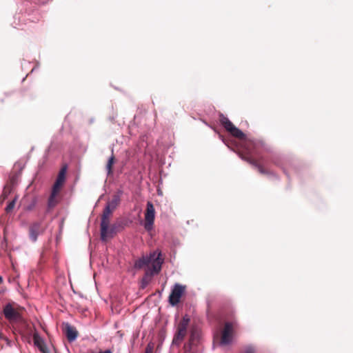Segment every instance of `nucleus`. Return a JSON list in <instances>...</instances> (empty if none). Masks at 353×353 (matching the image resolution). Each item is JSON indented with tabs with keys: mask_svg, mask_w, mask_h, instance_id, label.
Masks as SVG:
<instances>
[{
	"mask_svg": "<svg viewBox=\"0 0 353 353\" xmlns=\"http://www.w3.org/2000/svg\"><path fill=\"white\" fill-rule=\"evenodd\" d=\"M113 212L114 210L107 206H105L103 212L101 221V239L103 241H105L108 238L110 223L109 218Z\"/></svg>",
	"mask_w": 353,
	"mask_h": 353,
	"instance_id": "nucleus-7",
	"label": "nucleus"
},
{
	"mask_svg": "<svg viewBox=\"0 0 353 353\" xmlns=\"http://www.w3.org/2000/svg\"><path fill=\"white\" fill-rule=\"evenodd\" d=\"M239 327V325L236 320L225 322L221 332L220 339L221 345H229L232 342V337Z\"/></svg>",
	"mask_w": 353,
	"mask_h": 353,
	"instance_id": "nucleus-4",
	"label": "nucleus"
},
{
	"mask_svg": "<svg viewBox=\"0 0 353 353\" xmlns=\"http://www.w3.org/2000/svg\"><path fill=\"white\" fill-rule=\"evenodd\" d=\"M39 229L40 223H34L30 228V238L33 242H35L37 239Z\"/></svg>",
	"mask_w": 353,
	"mask_h": 353,
	"instance_id": "nucleus-15",
	"label": "nucleus"
},
{
	"mask_svg": "<svg viewBox=\"0 0 353 353\" xmlns=\"http://www.w3.org/2000/svg\"><path fill=\"white\" fill-rule=\"evenodd\" d=\"M32 341L34 345L37 347L41 352L44 353V341L38 333H33Z\"/></svg>",
	"mask_w": 353,
	"mask_h": 353,
	"instance_id": "nucleus-14",
	"label": "nucleus"
},
{
	"mask_svg": "<svg viewBox=\"0 0 353 353\" xmlns=\"http://www.w3.org/2000/svg\"><path fill=\"white\" fill-rule=\"evenodd\" d=\"M3 338L2 334L0 332V339Z\"/></svg>",
	"mask_w": 353,
	"mask_h": 353,
	"instance_id": "nucleus-22",
	"label": "nucleus"
},
{
	"mask_svg": "<svg viewBox=\"0 0 353 353\" xmlns=\"http://www.w3.org/2000/svg\"><path fill=\"white\" fill-rule=\"evenodd\" d=\"M155 219V209L152 202L148 201L145 212L144 228L147 231H151L153 228Z\"/></svg>",
	"mask_w": 353,
	"mask_h": 353,
	"instance_id": "nucleus-8",
	"label": "nucleus"
},
{
	"mask_svg": "<svg viewBox=\"0 0 353 353\" xmlns=\"http://www.w3.org/2000/svg\"><path fill=\"white\" fill-rule=\"evenodd\" d=\"M67 165H63L59 172L57 177L52 187L51 192L48 199V207L52 208L61 201V191L66 179Z\"/></svg>",
	"mask_w": 353,
	"mask_h": 353,
	"instance_id": "nucleus-2",
	"label": "nucleus"
},
{
	"mask_svg": "<svg viewBox=\"0 0 353 353\" xmlns=\"http://www.w3.org/2000/svg\"><path fill=\"white\" fill-rule=\"evenodd\" d=\"M121 195V191L114 194L112 196V199L107 203L106 206L108 207L109 208L112 209V210H114L120 204Z\"/></svg>",
	"mask_w": 353,
	"mask_h": 353,
	"instance_id": "nucleus-13",
	"label": "nucleus"
},
{
	"mask_svg": "<svg viewBox=\"0 0 353 353\" xmlns=\"http://www.w3.org/2000/svg\"><path fill=\"white\" fill-rule=\"evenodd\" d=\"M114 163H115V157H114V154L112 152V155L109 158V159L108 161V163H107V165H106V170H107L108 175H111L112 174V172H112V167H113V165H114Z\"/></svg>",
	"mask_w": 353,
	"mask_h": 353,
	"instance_id": "nucleus-17",
	"label": "nucleus"
},
{
	"mask_svg": "<svg viewBox=\"0 0 353 353\" xmlns=\"http://www.w3.org/2000/svg\"><path fill=\"white\" fill-rule=\"evenodd\" d=\"M154 346L151 344H148L146 347L144 353H153Z\"/></svg>",
	"mask_w": 353,
	"mask_h": 353,
	"instance_id": "nucleus-19",
	"label": "nucleus"
},
{
	"mask_svg": "<svg viewBox=\"0 0 353 353\" xmlns=\"http://www.w3.org/2000/svg\"><path fill=\"white\" fill-rule=\"evenodd\" d=\"M3 313L6 319L10 321H17L20 317L19 313L13 307L11 303H7L3 307Z\"/></svg>",
	"mask_w": 353,
	"mask_h": 353,
	"instance_id": "nucleus-10",
	"label": "nucleus"
},
{
	"mask_svg": "<svg viewBox=\"0 0 353 353\" xmlns=\"http://www.w3.org/2000/svg\"><path fill=\"white\" fill-rule=\"evenodd\" d=\"M164 259L161 257V252L155 250L149 255L143 256L134 262V268L145 269V274L141 279V288H145L152 281L154 275L161 270Z\"/></svg>",
	"mask_w": 353,
	"mask_h": 353,
	"instance_id": "nucleus-1",
	"label": "nucleus"
},
{
	"mask_svg": "<svg viewBox=\"0 0 353 353\" xmlns=\"http://www.w3.org/2000/svg\"><path fill=\"white\" fill-rule=\"evenodd\" d=\"M190 319L184 316L177 325V330L173 338L172 343L179 345L187 334Z\"/></svg>",
	"mask_w": 353,
	"mask_h": 353,
	"instance_id": "nucleus-6",
	"label": "nucleus"
},
{
	"mask_svg": "<svg viewBox=\"0 0 353 353\" xmlns=\"http://www.w3.org/2000/svg\"><path fill=\"white\" fill-rule=\"evenodd\" d=\"M14 205H15V199H14L12 201L9 202V203L7 205V206L6 208V212L7 213L10 212L13 210V208H14Z\"/></svg>",
	"mask_w": 353,
	"mask_h": 353,
	"instance_id": "nucleus-18",
	"label": "nucleus"
},
{
	"mask_svg": "<svg viewBox=\"0 0 353 353\" xmlns=\"http://www.w3.org/2000/svg\"><path fill=\"white\" fill-rule=\"evenodd\" d=\"M243 353H254V350L252 347H246Z\"/></svg>",
	"mask_w": 353,
	"mask_h": 353,
	"instance_id": "nucleus-20",
	"label": "nucleus"
},
{
	"mask_svg": "<svg viewBox=\"0 0 353 353\" xmlns=\"http://www.w3.org/2000/svg\"><path fill=\"white\" fill-rule=\"evenodd\" d=\"M186 286L176 283L169 296V303L172 305H176L180 302L181 297L185 293Z\"/></svg>",
	"mask_w": 353,
	"mask_h": 353,
	"instance_id": "nucleus-9",
	"label": "nucleus"
},
{
	"mask_svg": "<svg viewBox=\"0 0 353 353\" xmlns=\"http://www.w3.org/2000/svg\"><path fill=\"white\" fill-rule=\"evenodd\" d=\"M219 121L224 128L229 132L233 137L238 138L243 141V147L245 150H250V146L254 145V141L248 139L245 134L237 128L228 117L223 114L220 115Z\"/></svg>",
	"mask_w": 353,
	"mask_h": 353,
	"instance_id": "nucleus-3",
	"label": "nucleus"
},
{
	"mask_svg": "<svg viewBox=\"0 0 353 353\" xmlns=\"http://www.w3.org/2000/svg\"><path fill=\"white\" fill-rule=\"evenodd\" d=\"M256 147V143L254 142V145H250V150L248 151V150H245L246 152V154H241L240 157L241 158L249 163L250 164L254 166L256 168H257L258 171L262 174H268L270 172L268 171L258 161V160L254 159L252 156L253 154H256V152H255V149Z\"/></svg>",
	"mask_w": 353,
	"mask_h": 353,
	"instance_id": "nucleus-5",
	"label": "nucleus"
},
{
	"mask_svg": "<svg viewBox=\"0 0 353 353\" xmlns=\"http://www.w3.org/2000/svg\"><path fill=\"white\" fill-rule=\"evenodd\" d=\"M63 330L68 341L72 342L76 340L79 332L76 327L68 323H63Z\"/></svg>",
	"mask_w": 353,
	"mask_h": 353,
	"instance_id": "nucleus-12",
	"label": "nucleus"
},
{
	"mask_svg": "<svg viewBox=\"0 0 353 353\" xmlns=\"http://www.w3.org/2000/svg\"><path fill=\"white\" fill-rule=\"evenodd\" d=\"M45 353H48V351L46 349V352Z\"/></svg>",
	"mask_w": 353,
	"mask_h": 353,
	"instance_id": "nucleus-23",
	"label": "nucleus"
},
{
	"mask_svg": "<svg viewBox=\"0 0 353 353\" xmlns=\"http://www.w3.org/2000/svg\"><path fill=\"white\" fill-rule=\"evenodd\" d=\"M198 338V334L196 331H192L190 337V341L189 344H185L184 345V348L186 352L190 351L191 350V345L194 344V341Z\"/></svg>",
	"mask_w": 353,
	"mask_h": 353,
	"instance_id": "nucleus-16",
	"label": "nucleus"
},
{
	"mask_svg": "<svg viewBox=\"0 0 353 353\" xmlns=\"http://www.w3.org/2000/svg\"><path fill=\"white\" fill-rule=\"evenodd\" d=\"M22 169L23 166L20 163H17L14 164L13 171L10 175V183L12 188H14L18 184L21 174Z\"/></svg>",
	"mask_w": 353,
	"mask_h": 353,
	"instance_id": "nucleus-11",
	"label": "nucleus"
},
{
	"mask_svg": "<svg viewBox=\"0 0 353 353\" xmlns=\"http://www.w3.org/2000/svg\"><path fill=\"white\" fill-rule=\"evenodd\" d=\"M3 282V278L0 276V284Z\"/></svg>",
	"mask_w": 353,
	"mask_h": 353,
	"instance_id": "nucleus-21",
	"label": "nucleus"
}]
</instances>
